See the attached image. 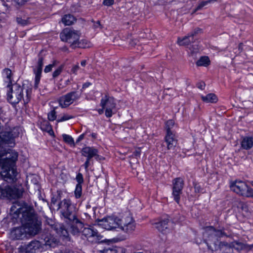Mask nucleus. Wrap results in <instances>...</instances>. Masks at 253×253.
Instances as JSON below:
<instances>
[{"mask_svg":"<svg viewBox=\"0 0 253 253\" xmlns=\"http://www.w3.org/2000/svg\"><path fill=\"white\" fill-rule=\"evenodd\" d=\"M105 110V109H103V108L102 109H98L97 111H98V113L101 115V114H102L104 112V110Z\"/></svg>","mask_w":253,"mask_h":253,"instance_id":"53","label":"nucleus"},{"mask_svg":"<svg viewBox=\"0 0 253 253\" xmlns=\"http://www.w3.org/2000/svg\"><path fill=\"white\" fill-rule=\"evenodd\" d=\"M17 22L18 23L21 24L22 25H25L27 24V22L25 20H23L20 18H17Z\"/></svg>","mask_w":253,"mask_h":253,"instance_id":"49","label":"nucleus"},{"mask_svg":"<svg viewBox=\"0 0 253 253\" xmlns=\"http://www.w3.org/2000/svg\"><path fill=\"white\" fill-rule=\"evenodd\" d=\"M26 246L29 253H37L41 248V244L38 241H33Z\"/></svg>","mask_w":253,"mask_h":253,"instance_id":"18","label":"nucleus"},{"mask_svg":"<svg viewBox=\"0 0 253 253\" xmlns=\"http://www.w3.org/2000/svg\"><path fill=\"white\" fill-rule=\"evenodd\" d=\"M201 99L204 102L207 103H216L218 100L217 96L213 93H209L205 96L202 95Z\"/></svg>","mask_w":253,"mask_h":253,"instance_id":"23","label":"nucleus"},{"mask_svg":"<svg viewBox=\"0 0 253 253\" xmlns=\"http://www.w3.org/2000/svg\"><path fill=\"white\" fill-rule=\"evenodd\" d=\"M165 139L168 149H173L176 146L177 139L173 132L168 131L167 132Z\"/></svg>","mask_w":253,"mask_h":253,"instance_id":"17","label":"nucleus"},{"mask_svg":"<svg viewBox=\"0 0 253 253\" xmlns=\"http://www.w3.org/2000/svg\"><path fill=\"white\" fill-rule=\"evenodd\" d=\"M102 4L105 6H110L114 4V0H102Z\"/></svg>","mask_w":253,"mask_h":253,"instance_id":"39","label":"nucleus"},{"mask_svg":"<svg viewBox=\"0 0 253 253\" xmlns=\"http://www.w3.org/2000/svg\"><path fill=\"white\" fill-rule=\"evenodd\" d=\"M2 77L4 81L7 83V87H10L12 82V74L11 71L9 69H5L2 72Z\"/></svg>","mask_w":253,"mask_h":253,"instance_id":"20","label":"nucleus"},{"mask_svg":"<svg viewBox=\"0 0 253 253\" xmlns=\"http://www.w3.org/2000/svg\"><path fill=\"white\" fill-rule=\"evenodd\" d=\"M241 207L242 210L243 211H245V212H247V215H248V212H249V209H248V207L247 205H246V204H245L244 203H241Z\"/></svg>","mask_w":253,"mask_h":253,"instance_id":"43","label":"nucleus"},{"mask_svg":"<svg viewBox=\"0 0 253 253\" xmlns=\"http://www.w3.org/2000/svg\"><path fill=\"white\" fill-rule=\"evenodd\" d=\"M80 48H88L92 46V44L86 40H82L77 41L76 46Z\"/></svg>","mask_w":253,"mask_h":253,"instance_id":"28","label":"nucleus"},{"mask_svg":"<svg viewBox=\"0 0 253 253\" xmlns=\"http://www.w3.org/2000/svg\"><path fill=\"white\" fill-rule=\"evenodd\" d=\"M84 133H83V134H81L79 136V137H78V138L77 139V141L79 142V141H81L82 140H83L84 139Z\"/></svg>","mask_w":253,"mask_h":253,"instance_id":"51","label":"nucleus"},{"mask_svg":"<svg viewBox=\"0 0 253 253\" xmlns=\"http://www.w3.org/2000/svg\"><path fill=\"white\" fill-rule=\"evenodd\" d=\"M41 128L43 130L51 134L53 132L52 127L50 124L47 121H43L41 123Z\"/></svg>","mask_w":253,"mask_h":253,"instance_id":"26","label":"nucleus"},{"mask_svg":"<svg viewBox=\"0 0 253 253\" xmlns=\"http://www.w3.org/2000/svg\"><path fill=\"white\" fill-rule=\"evenodd\" d=\"M73 118V116L69 114H63L58 120V122H61Z\"/></svg>","mask_w":253,"mask_h":253,"instance_id":"33","label":"nucleus"},{"mask_svg":"<svg viewBox=\"0 0 253 253\" xmlns=\"http://www.w3.org/2000/svg\"><path fill=\"white\" fill-rule=\"evenodd\" d=\"M211 61L208 56H202L196 62L198 66L207 67L210 64Z\"/></svg>","mask_w":253,"mask_h":253,"instance_id":"25","label":"nucleus"},{"mask_svg":"<svg viewBox=\"0 0 253 253\" xmlns=\"http://www.w3.org/2000/svg\"><path fill=\"white\" fill-rule=\"evenodd\" d=\"M103 253H117V251L115 248H108L103 250Z\"/></svg>","mask_w":253,"mask_h":253,"instance_id":"41","label":"nucleus"},{"mask_svg":"<svg viewBox=\"0 0 253 253\" xmlns=\"http://www.w3.org/2000/svg\"><path fill=\"white\" fill-rule=\"evenodd\" d=\"M141 153V151L139 149L136 150L135 152L133 153V154L135 156L138 157L139 156Z\"/></svg>","mask_w":253,"mask_h":253,"instance_id":"50","label":"nucleus"},{"mask_svg":"<svg viewBox=\"0 0 253 253\" xmlns=\"http://www.w3.org/2000/svg\"><path fill=\"white\" fill-rule=\"evenodd\" d=\"M121 253H128L127 252L126 249L123 248L121 250Z\"/></svg>","mask_w":253,"mask_h":253,"instance_id":"54","label":"nucleus"},{"mask_svg":"<svg viewBox=\"0 0 253 253\" xmlns=\"http://www.w3.org/2000/svg\"><path fill=\"white\" fill-rule=\"evenodd\" d=\"M193 42L194 41L192 40V39L188 36V35L184 37L182 39L178 38L177 39V43L179 45H187Z\"/></svg>","mask_w":253,"mask_h":253,"instance_id":"27","label":"nucleus"},{"mask_svg":"<svg viewBox=\"0 0 253 253\" xmlns=\"http://www.w3.org/2000/svg\"><path fill=\"white\" fill-rule=\"evenodd\" d=\"M43 65V58L40 57L38 59L37 65L33 68V72L35 75L34 86L36 88H38L40 82Z\"/></svg>","mask_w":253,"mask_h":253,"instance_id":"15","label":"nucleus"},{"mask_svg":"<svg viewBox=\"0 0 253 253\" xmlns=\"http://www.w3.org/2000/svg\"><path fill=\"white\" fill-rule=\"evenodd\" d=\"M116 105L115 99L107 94H105L101 99L100 106L105 109V116L108 118L111 117L114 114Z\"/></svg>","mask_w":253,"mask_h":253,"instance_id":"8","label":"nucleus"},{"mask_svg":"<svg viewBox=\"0 0 253 253\" xmlns=\"http://www.w3.org/2000/svg\"><path fill=\"white\" fill-rule=\"evenodd\" d=\"M170 222L168 219H165L156 223V228L162 232H165L169 228Z\"/></svg>","mask_w":253,"mask_h":253,"instance_id":"19","label":"nucleus"},{"mask_svg":"<svg viewBox=\"0 0 253 253\" xmlns=\"http://www.w3.org/2000/svg\"><path fill=\"white\" fill-rule=\"evenodd\" d=\"M69 83H70V81H69V80H67V81H66V83H66V85H67V84H69Z\"/></svg>","mask_w":253,"mask_h":253,"instance_id":"58","label":"nucleus"},{"mask_svg":"<svg viewBox=\"0 0 253 253\" xmlns=\"http://www.w3.org/2000/svg\"><path fill=\"white\" fill-rule=\"evenodd\" d=\"M80 33L70 28L64 29L60 33L62 41L72 43V46H76L77 41L79 39Z\"/></svg>","mask_w":253,"mask_h":253,"instance_id":"7","label":"nucleus"},{"mask_svg":"<svg viewBox=\"0 0 253 253\" xmlns=\"http://www.w3.org/2000/svg\"><path fill=\"white\" fill-rule=\"evenodd\" d=\"M23 189L21 187H11L4 184L0 185V198L15 199L22 197Z\"/></svg>","mask_w":253,"mask_h":253,"instance_id":"5","label":"nucleus"},{"mask_svg":"<svg viewBox=\"0 0 253 253\" xmlns=\"http://www.w3.org/2000/svg\"><path fill=\"white\" fill-rule=\"evenodd\" d=\"M251 184L253 186V181L251 182Z\"/></svg>","mask_w":253,"mask_h":253,"instance_id":"60","label":"nucleus"},{"mask_svg":"<svg viewBox=\"0 0 253 253\" xmlns=\"http://www.w3.org/2000/svg\"><path fill=\"white\" fill-rule=\"evenodd\" d=\"M10 213L15 218H19L22 226L14 228L11 236L14 239H22L26 235H35L41 229V222L34 214V210L24 202H15L10 209Z\"/></svg>","mask_w":253,"mask_h":253,"instance_id":"1","label":"nucleus"},{"mask_svg":"<svg viewBox=\"0 0 253 253\" xmlns=\"http://www.w3.org/2000/svg\"><path fill=\"white\" fill-rule=\"evenodd\" d=\"M90 85V83H88V82L85 83L83 85V88H85L86 87H88Z\"/></svg>","mask_w":253,"mask_h":253,"instance_id":"52","label":"nucleus"},{"mask_svg":"<svg viewBox=\"0 0 253 253\" xmlns=\"http://www.w3.org/2000/svg\"><path fill=\"white\" fill-rule=\"evenodd\" d=\"M197 87H198L199 88H200V89H201L203 90V89H204V88H205V83H198V84H197Z\"/></svg>","mask_w":253,"mask_h":253,"instance_id":"46","label":"nucleus"},{"mask_svg":"<svg viewBox=\"0 0 253 253\" xmlns=\"http://www.w3.org/2000/svg\"><path fill=\"white\" fill-rule=\"evenodd\" d=\"M82 234L89 242H96L102 238L97 230L93 227L84 228L82 231Z\"/></svg>","mask_w":253,"mask_h":253,"instance_id":"13","label":"nucleus"},{"mask_svg":"<svg viewBox=\"0 0 253 253\" xmlns=\"http://www.w3.org/2000/svg\"><path fill=\"white\" fill-rule=\"evenodd\" d=\"M119 217L108 216L98 221V225L108 230L118 228Z\"/></svg>","mask_w":253,"mask_h":253,"instance_id":"10","label":"nucleus"},{"mask_svg":"<svg viewBox=\"0 0 253 253\" xmlns=\"http://www.w3.org/2000/svg\"><path fill=\"white\" fill-rule=\"evenodd\" d=\"M212 1V0H207V1H203L201 2L199 4L198 6L197 7L196 9L197 10H199V9H201L202 7H203L204 6H205V5L208 4V3H210Z\"/></svg>","mask_w":253,"mask_h":253,"instance_id":"38","label":"nucleus"},{"mask_svg":"<svg viewBox=\"0 0 253 253\" xmlns=\"http://www.w3.org/2000/svg\"><path fill=\"white\" fill-rule=\"evenodd\" d=\"M133 253H142V252H134Z\"/></svg>","mask_w":253,"mask_h":253,"instance_id":"59","label":"nucleus"},{"mask_svg":"<svg viewBox=\"0 0 253 253\" xmlns=\"http://www.w3.org/2000/svg\"><path fill=\"white\" fill-rule=\"evenodd\" d=\"M57 87L58 89H62L64 87L63 86H62L61 84H57Z\"/></svg>","mask_w":253,"mask_h":253,"instance_id":"57","label":"nucleus"},{"mask_svg":"<svg viewBox=\"0 0 253 253\" xmlns=\"http://www.w3.org/2000/svg\"><path fill=\"white\" fill-rule=\"evenodd\" d=\"M62 214L66 218H70L71 213L75 209V206L72 204L69 199L63 200L59 204Z\"/></svg>","mask_w":253,"mask_h":253,"instance_id":"11","label":"nucleus"},{"mask_svg":"<svg viewBox=\"0 0 253 253\" xmlns=\"http://www.w3.org/2000/svg\"><path fill=\"white\" fill-rule=\"evenodd\" d=\"M56 61H54L52 64H49L45 67L44 72L46 73L50 72L52 68L55 66Z\"/></svg>","mask_w":253,"mask_h":253,"instance_id":"35","label":"nucleus"},{"mask_svg":"<svg viewBox=\"0 0 253 253\" xmlns=\"http://www.w3.org/2000/svg\"><path fill=\"white\" fill-rule=\"evenodd\" d=\"M76 21V18L71 14H67L62 18V22L65 25H71Z\"/></svg>","mask_w":253,"mask_h":253,"instance_id":"24","label":"nucleus"},{"mask_svg":"<svg viewBox=\"0 0 253 253\" xmlns=\"http://www.w3.org/2000/svg\"><path fill=\"white\" fill-rule=\"evenodd\" d=\"M90 159H87L85 162L84 163V168L85 169H88V167L89 165V163H90Z\"/></svg>","mask_w":253,"mask_h":253,"instance_id":"47","label":"nucleus"},{"mask_svg":"<svg viewBox=\"0 0 253 253\" xmlns=\"http://www.w3.org/2000/svg\"><path fill=\"white\" fill-rule=\"evenodd\" d=\"M71 229H72V231L73 233V234H75L79 232V230L78 229V228H77V227L75 225H72L71 227Z\"/></svg>","mask_w":253,"mask_h":253,"instance_id":"45","label":"nucleus"},{"mask_svg":"<svg viewBox=\"0 0 253 253\" xmlns=\"http://www.w3.org/2000/svg\"><path fill=\"white\" fill-rule=\"evenodd\" d=\"M81 64L82 66H85L86 65V60L82 61Z\"/></svg>","mask_w":253,"mask_h":253,"instance_id":"55","label":"nucleus"},{"mask_svg":"<svg viewBox=\"0 0 253 253\" xmlns=\"http://www.w3.org/2000/svg\"><path fill=\"white\" fill-rule=\"evenodd\" d=\"M62 136L65 142L70 145H74V140L71 136L66 134H63Z\"/></svg>","mask_w":253,"mask_h":253,"instance_id":"29","label":"nucleus"},{"mask_svg":"<svg viewBox=\"0 0 253 253\" xmlns=\"http://www.w3.org/2000/svg\"><path fill=\"white\" fill-rule=\"evenodd\" d=\"M75 196L76 199L80 198L82 194V187L81 184H77L74 191Z\"/></svg>","mask_w":253,"mask_h":253,"instance_id":"30","label":"nucleus"},{"mask_svg":"<svg viewBox=\"0 0 253 253\" xmlns=\"http://www.w3.org/2000/svg\"><path fill=\"white\" fill-rule=\"evenodd\" d=\"M57 229H59V230L57 231V233L60 235V236H62L64 237H67L68 236V231L63 226L59 225V227H57Z\"/></svg>","mask_w":253,"mask_h":253,"instance_id":"31","label":"nucleus"},{"mask_svg":"<svg viewBox=\"0 0 253 253\" xmlns=\"http://www.w3.org/2000/svg\"><path fill=\"white\" fill-rule=\"evenodd\" d=\"M253 146V138L252 137H245L241 142L242 147L246 150L251 149Z\"/></svg>","mask_w":253,"mask_h":253,"instance_id":"22","label":"nucleus"},{"mask_svg":"<svg viewBox=\"0 0 253 253\" xmlns=\"http://www.w3.org/2000/svg\"><path fill=\"white\" fill-rule=\"evenodd\" d=\"M98 150L92 147H85L82 150V154L88 159H91L93 157L97 160H101L102 157L98 154Z\"/></svg>","mask_w":253,"mask_h":253,"instance_id":"16","label":"nucleus"},{"mask_svg":"<svg viewBox=\"0 0 253 253\" xmlns=\"http://www.w3.org/2000/svg\"><path fill=\"white\" fill-rule=\"evenodd\" d=\"M20 130V127H15L9 131L0 132V174L5 178L13 179L16 176L15 166L18 154L13 150L5 152L2 149L6 145L14 146L15 138L19 136Z\"/></svg>","mask_w":253,"mask_h":253,"instance_id":"2","label":"nucleus"},{"mask_svg":"<svg viewBox=\"0 0 253 253\" xmlns=\"http://www.w3.org/2000/svg\"><path fill=\"white\" fill-rule=\"evenodd\" d=\"M118 228L126 233L133 232L136 228L134 220L129 213H126L118 219Z\"/></svg>","mask_w":253,"mask_h":253,"instance_id":"6","label":"nucleus"},{"mask_svg":"<svg viewBox=\"0 0 253 253\" xmlns=\"http://www.w3.org/2000/svg\"><path fill=\"white\" fill-rule=\"evenodd\" d=\"M8 88L9 91L7 92V100L10 103H18L22 99L25 103H28L31 96V88H26L18 84H14Z\"/></svg>","mask_w":253,"mask_h":253,"instance_id":"3","label":"nucleus"},{"mask_svg":"<svg viewBox=\"0 0 253 253\" xmlns=\"http://www.w3.org/2000/svg\"><path fill=\"white\" fill-rule=\"evenodd\" d=\"M221 235V231L216 230L212 227H207L204 233V236L208 238V241H212L214 245H216L218 238L220 237Z\"/></svg>","mask_w":253,"mask_h":253,"instance_id":"14","label":"nucleus"},{"mask_svg":"<svg viewBox=\"0 0 253 253\" xmlns=\"http://www.w3.org/2000/svg\"><path fill=\"white\" fill-rule=\"evenodd\" d=\"M28 0H15L17 3L19 5L24 4Z\"/></svg>","mask_w":253,"mask_h":253,"instance_id":"48","label":"nucleus"},{"mask_svg":"<svg viewBox=\"0 0 253 253\" xmlns=\"http://www.w3.org/2000/svg\"><path fill=\"white\" fill-rule=\"evenodd\" d=\"M230 187L232 191L240 196L247 198L253 197V189L243 181L236 180L231 181Z\"/></svg>","mask_w":253,"mask_h":253,"instance_id":"4","label":"nucleus"},{"mask_svg":"<svg viewBox=\"0 0 253 253\" xmlns=\"http://www.w3.org/2000/svg\"><path fill=\"white\" fill-rule=\"evenodd\" d=\"M201 31V29L199 28L195 29L194 31H192L190 33L188 34V36L192 39V40L194 41V37L199 32Z\"/></svg>","mask_w":253,"mask_h":253,"instance_id":"37","label":"nucleus"},{"mask_svg":"<svg viewBox=\"0 0 253 253\" xmlns=\"http://www.w3.org/2000/svg\"><path fill=\"white\" fill-rule=\"evenodd\" d=\"M80 97V94L77 91H72L59 97L58 100L61 108H66Z\"/></svg>","mask_w":253,"mask_h":253,"instance_id":"9","label":"nucleus"},{"mask_svg":"<svg viewBox=\"0 0 253 253\" xmlns=\"http://www.w3.org/2000/svg\"><path fill=\"white\" fill-rule=\"evenodd\" d=\"M56 118V113L54 110H52L48 114V119L49 121H53Z\"/></svg>","mask_w":253,"mask_h":253,"instance_id":"34","label":"nucleus"},{"mask_svg":"<svg viewBox=\"0 0 253 253\" xmlns=\"http://www.w3.org/2000/svg\"><path fill=\"white\" fill-rule=\"evenodd\" d=\"M44 241L45 245L50 248H54L58 245L59 242L55 237L51 235L46 236L44 239Z\"/></svg>","mask_w":253,"mask_h":253,"instance_id":"21","label":"nucleus"},{"mask_svg":"<svg viewBox=\"0 0 253 253\" xmlns=\"http://www.w3.org/2000/svg\"><path fill=\"white\" fill-rule=\"evenodd\" d=\"M62 71V68L61 67H59L56 70H55L52 74V76L53 78H56L61 73Z\"/></svg>","mask_w":253,"mask_h":253,"instance_id":"40","label":"nucleus"},{"mask_svg":"<svg viewBox=\"0 0 253 253\" xmlns=\"http://www.w3.org/2000/svg\"><path fill=\"white\" fill-rule=\"evenodd\" d=\"M79 68L80 67L79 65H76L73 67L71 71L73 74H77V71H78Z\"/></svg>","mask_w":253,"mask_h":253,"instance_id":"44","label":"nucleus"},{"mask_svg":"<svg viewBox=\"0 0 253 253\" xmlns=\"http://www.w3.org/2000/svg\"><path fill=\"white\" fill-rule=\"evenodd\" d=\"M172 195L175 202L179 204L180 195L183 188L184 182L182 178L178 177L175 178L172 182Z\"/></svg>","mask_w":253,"mask_h":253,"instance_id":"12","label":"nucleus"},{"mask_svg":"<svg viewBox=\"0 0 253 253\" xmlns=\"http://www.w3.org/2000/svg\"><path fill=\"white\" fill-rule=\"evenodd\" d=\"M174 125V122L172 120H169L168 121L166 124V129L167 130V132L168 131H172L171 130V128L173 127Z\"/></svg>","mask_w":253,"mask_h":253,"instance_id":"32","label":"nucleus"},{"mask_svg":"<svg viewBox=\"0 0 253 253\" xmlns=\"http://www.w3.org/2000/svg\"><path fill=\"white\" fill-rule=\"evenodd\" d=\"M76 180L78 181V183L81 184L84 181L83 176V175L79 173H78L76 176Z\"/></svg>","mask_w":253,"mask_h":253,"instance_id":"42","label":"nucleus"},{"mask_svg":"<svg viewBox=\"0 0 253 253\" xmlns=\"http://www.w3.org/2000/svg\"><path fill=\"white\" fill-rule=\"evenodd\" d=\"M91 137H92V138H94V139H95V138H96L97 134H96V133H92L91 134Z\"/></svg>","mask_w":253,"mask_h":253,"instance_id":"56","label":"nucleus"},{"mask_svg":"<svg viewBox=\"0 0 253 253\" xmlns=\"http://www.w3.org/2000/svg\"><path fill=\"white\" fill-rule=\"evenodd\" d=\"M26 245H21L18 248L17 253H29Z\"/></svg>","mask_w":253,"mask_h":253,"instance_id":"36","label":"nucleus"}]
</instances>
